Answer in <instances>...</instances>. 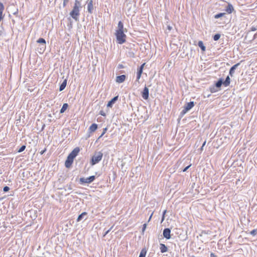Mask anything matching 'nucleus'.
<instances>
[{
  "label": "nucleus",
  "instance_id": "1",
  "mask_svg": "<svg viewBox=\"0 0 257 257\" xmlns=\"http://www.w3.org/2000/svg\"><path fill=\"white\" fill-rule=\"evenodd\" d=\"M81 8L80 2L78 0H75L73 9L70 13V15L76 21H78V17L80 15V9Z\"/></svg>",
  "mask_w": 257,
  "mask_h": 257
},
{
  "label": "nucleus",
  "instance_id": "2",
  "mask_svg": "<svg viewBox=\"0 0 257 257\" xmlns=\"http://www.w3.org/2000/svg\"><path fill=\"white\" fill-rule=\"evenodd\" d=\"M103 157V154L101 152H95L93 156L92 157L90 164L92 166L95 165L100 162Z\"/></svg>",
  "mask_w": 257,
  "mask_h": 257
},
{
  "label": "nucleus",
  "instance_id": "3",
  "mask_svg": "<svg viewBox=\"0 0 257 257\" xmlns=\"http://www.w3.org/2000/svg\"><path fill=\"white\" fill-rule=\"evenodd\" d=\"M115 36L118 43L122 44L125 42L126 35L124 34V31H116Z\"/></svg>",
  "mask_w": 257,
  "mask_h": 257
},
{
  "label": "nucleus",
  "instance_id": "4",
  "mask_svg": "<svg viewBox=\"0 0 257 257\" xmlns=\"http://www.w3.org/2000/svg\"><path fill=\"white\" fill-rule=\"evenodd\" d=\"M95 179V176H91L86 178L82 177V178H80L79 182L81 184H83L85 183L89 184V183H91V182L94 181Z\"/></svg>",
  "mask_w": 257,
  "mask_h": 257
},
{
  "label": "nucleus",
  "instance_id": "5",
  "mask_svg": "<svg viewBox=\"0 0 257 257\" xmlns=\"http://www.w3.org/2000/svg\"><path fill=\"white\" fill-rule=\"evenodd\" d=\"M194 105V103L193 101H190L187 103L184 106V109L181 112V113L184 114L186 113L187 111L190 110Z\"/></svg>",
  "mask_w": 257,
  "mask_h": 257
},
{
  "label": "nucleus",
  "instance_id": "6",
  "mask_svg": "<svg viewBox=\"0 0 257 257\" xmlns=\"http://www.w3.org/2000/svg\"><path fill=\"white\" fill-rule=\"evenodd\" d=\"M74 158L68 155L66 160L65 162V166L67 168H69L73 162Z\"/></svg>",
  "mask_w": 257,
  "mask_h": 257
},
{
  "label": "nucleus",
  "instance_id": "7",
  "mask_svg": "<svg viewBox=\"0 0 257 257\" xmlns=\"http://www.w3.org/2000/svg\"><path fill=\"white\" fill-rule=\"evenodd\" d=\"M135 4H134L133 3L131 2H126V7L128 8L127 12L129 13L130 14H131L132 13L135 12Z\"/></svg>",
  "mask_w": 257,
  "mask_h": 257
},
{
  "label": "nucleus",
  "instance_id": "8",
  "mask_svg": "<svg viewBox=\"0 0 257 257\" xmlns=\"http://www.w3.org/2000/svg\"><path fill=\"white\" fill-rule=\"evenodd\" d=\"M149 88L147 86H145L143 89V91L142 92V96L144 99L147 100L149 98Z\"/></svg>",
  "mask_w": 257,
  "mask_h": 257
},
{
  "label": "nucleus",
  "instance_id": "9",
  "mask_svg": "<svg viewBox=\"0 0 257 257\" xmlns=\"http://www.w3.org/2000/svg\"><path fill=\"white\" fill-rule=\"evenodd\" d=\"M171 229L169 228H166L164 229L163 234L165 238L167 239H170L171 236Z\"/></svg>",
  "mask_w": 257,
  "mask_h": 257
},
{
  "label": "nucleus",
  "instance_id": "10",
  "mask_svg": "<svg viewBox=\"0 0 257 257\" xmlns=\"http://www.w3.org/2000/svg\"><path fill=\"white\" fill-rule=\"evenodd\" d=\"M80 152V148L79 147L75 148L73 151L69 154V155L71 156L72 157L75 158L79 152Z\"/></svg>",
  "mask_w": 257,
  "mask_h": 257
},
{
  "label": "nucleus",
  "instance_id": "11",
  "mask_svg": "<svg viewBox=\"0 0 257 257\" xmlns=\"http://www.w3.org/2000/svg\"><path fill=\"white\" fill-rule=\"evenodd\" d=\"M240 65V63H238L235 65H234L233 66H232L230 70H229V75L231 76V77H232L235 73V69L237 68V67Z\"/></svg>",
  "mask_w": 257,
  "mask_h": 257
},
{
  "label": "nucleus",
  "instance_id": "12",
  "mask_svg": "<svg viewBox=\"0 0 257 257\" xmlns=\"http://www.w3.org/2000/svg\"><path fill=\"white\" fill-rule=\"evenodd\" d=\"M118 95L114 96L107 103V106L108 107H112L113 104L118 100Z\"/></svg>",
  "mask_w": 257,
  "mask_h": 257
},
{
  "label": "nucleus",
  "instance_id": "13",
  "mask_svg": "<svg viewBox=\"0 0 257 257\" xmlns=\"http://www.w3.org/2000/svg\"><path fill=\"white\" fill-rule=\"evenodd\" d=\"M93 10V2L92 0L88 1L87 3V11L90 14H92Z\"/></svg>",
  "mask_w": 257,
  "mask_h": 257
},
{
  "label": "nucleus",
  "instance_id": "14",
  "mask_svg": "<svg viewBox=\"0 0 257 257\" xmlns=\"http://www.w3.org/2000/svg\"><path fill=\"white\" fill-rule=\"evenodd\" d=\"M126 78V76L125 75H121L116 77V82L117 83H122L124 81Z\"/></svg>",
  "mask_w": 257,
  "mask_h": 257
},
{
  "label": "nucleus",
  "instance_id": "15",
  "mask_svg": "<svg viewBox=\"0 0 257 257\" xmlns=\"http://www.w3.org/2000/svg\"><path fill=\"white\" fill-rule=\"evenodd\" d=\"M87 213L86 212H82L81 214H80L77 219V221L79 222L81 221V220L83 219L86 220L87 219L86 216Z\"/></svg>",
  "mask_w": 257,
  "mask_h": 257
},
{
  "label": "nucleus",
  "instance_id": "16",
  "mask_svg": "<svg viewBox=\"0 0 257 257\" xmlns=\"http://www.w3.org/2000/svg\"><path fill=\"white\" fill-rule=\"evenodd\" d=\"M233 11H234V8H233L232 5L231 4H228L225 9V11L228 14H231L233 12Z\"/></svg>",
  "mask_w": 257,
  "mask_h": 257
},
{
  "label": "nucleus",
  "instance_id": "17",
  "mask_svg": "<svg viewBox=\"0 0 257 257\" xmlns=\"http://www.w3.org/2000/svg\"><path fill=\"white\" fill-rule=\"evenodd\" d=\"M97 128V124L96 123L92 124L89 127L88 131L90 133L94 132Z\"/></svg>",
  "mask_w": 257,
  "mask_h": 257
},
{
  "label": "nucleus",
  "instance_id": "18",
  "mask_svg": "<svg viewBox=\"0 0 257 257\" xmlns=\"http://www.w3.org/2000/svg\"><path fill=\"white\" fill-rule=\"evenodd\" d=\"M222 85H224L223 79L222 78H220L215 84V86L217 88H219Z\"/></svg>",
  "mask_w": 257,
  "mask_h": 257
},
{
  "label": "nucleus",
  "instance_id": "19",
  "mask_svg": "<svg viewBox=\"0 0 257 257\" xmlns=\"http://www.w3.org/2000/svg\"><path fill=\"white\" fill-rule=\"evenodd\" d=\"M160 250L162 253L166 252L168 251V248L165 244L160 243Z\"/></svg>",
  "mask_w": 257,
  "mask_h": 257
},
{
  "label": "nucleus",
  "instance_id": "20",
  "mask_svg": "<svg viewBox=\"0 0 257 257\" xmlns=\"http://www.w3.org/2000/svg\"><path fill=\"white\" fill-rule=\"evenodd\" d=\"M5 7L3 3L0 2V22L3 19V13Z\"/></svg>",
  "mask_w": 257,
  "mask_h": 257
},
{
  "label": "nucleus",
  "instance_id": "21",
  "mask_svg": "<svg viewBox=\"0 0 257 257\" xmlns=\"http://www.w3.org/2000/svg\"><path fill=\"white\" fill-rule=\"evenodd\" d=\"M67 85V79H65L63 82L61 84L59 87V91H61L63 90L66 87Z\"/></svg>",
  "mask_w": 257,
  "mask_h": 257
},
{
  "label": "nucleus",
  "instance_id": "22",
  "mask_svg": "<svg viewBox=\"0 0 257 257\" xmlns=\"http://www.w3.org/2000/svg\"><path fill=\"white\" fill-rule=\"evenodd\" d=\"M224 83V86L225 87H227L229 85L230 83V78L229 77V76H227L226 77V79L224 81H223Z\"/></svg>",
  "mask_w": 257,
  "mask_h": 257
},
{
  "label": "nucleus",
  "instance_id": "23",
  "mask_svg": "<svg viewBox=\"0 0 257 257\" xmlns=\"http://www.w3.org/2000/svg\"><path fill=\"white\" fill-rule=\"evenodd\" d=\"M124 31L123 24L121 21H119L118 22V25H117V29L116 30V31Z\"/></svg>",
  "mask_w": 257,
  "mask_h": 257
},
{
  "label": "nucleus",
  "instance_id": "24",
  "mask_svg": "<svg viewBox=\"0 0 257 257\" xmlns=\"http://www.w3.org/2000/svg\"><path fill=\"white\" fill-rule=\"evenodd\" d=\"M46 46L45 44L41 45L40 46V47L38 48V51L40 53H43L45 49H46Z\"/></svg>",
  "mask_w": 257,
  "mask_h": 257
},
{
  "label": "nucleus",
  "instance_id": "25",
  "mask_svg": "<svg viewBox=\"0 0 257 257\" xmlns=\"http://www.w3.org/2000/svg\"><path fill=\"white\" fill-rule=\"evenodd\" d=\"M198 46L200 48L202 51H205L206 50V47L204 45L202 41H199L198 42Z\"/></svg>",
  "mask_w": 257,
  "mask_h": 257
},
{
  "label": "nucleus",
  "instance_id": "26",
  "mask_svg": "<svg viewBox=\"0 0 257 257\" xmlns=\"http://www.w3.org/2000/svg\"><path fill=\"white\" fill-rule=\"evenodd\" d=\"M68 107V104L67 103H64L63 104L62 108L60 109V113H64L65 111V110L67 109Z\"/></svg>",
  "mask_w": 257,
  "mask_h": 257
},
{
  "label": "nucleus",
  "instance_id": "27",
  "mask_svg": "<svg viewBox=\"0 0 257 257\" xmlns=\"http://www.w3.org/2000/svg\"><path fill=\"white\" fill-rule=\"evenodd\" d=\"M146 249L145 248H143L141 251L139 257H146Z\"/></svg>",
  "mask_w": 257,
  "mask_h": 257
},
{
  "label": "nucleus",
  "instance_id": "28",
  "mask_svg": "<svg viewBox=\"0 0 257 257\" xmlns=\"http://www.w3.org/2000/svg\"><path fill=\"white\" fill-rule=\"evenodd\" d=\"M210 91L211 93H214L218 91V88L215 85L212 86L210 87Z\"/></svg>",
  "mask_w": 257,
  "mask_h": 257
},
{
  "label": "nucleus",
  "instance_id": "29",
  "mask_svg": "<svg viewBox=\"0 0 257 257\" xmlns=\"http://www.w3.org/2000/svg\"><path fill=\"white\" fill-rule=\"evenodd\" d=\"M37 42L38 43L41 44V45L45 44L46 45V41L43 38H39L37 41Z\"/></svg>",
  "mask_w": 257,
  "mask_h": 257
},
{
  "label": "nucleus",
  "instance_id": "30",
  "mask_svg": "<svg viewBox=\"0 0 257 257\" xmlns=\"http://www.w3.org/2000/svg\"><path fill=\"white\" fill-rule=\"evenodd\" d=\"M225 15V13H219L214 16V18L215 19H219V18L223 17V16H224Z\"/></svg>",
  "mask_w": 257,
  "mask_h": 257
},
{
  "label": "nucleus",
  "instance_id": "31",
  "mask_svg": "<svg viewBox=\"0 0 257 257\" xmlns=\"http://www.w3.org/2000/svg\"><path fill=\"white\" fill-rule=\"evenodd\" d=\"M72 189H73V188H72V186L71 184H67L65 187V190L66 191H70V190H72Z\"/></svg>",
  "mask_w": 257,
  "mask_h": 257
},
{
  "label": "nucleus",
  "instance_id": "32",
  "mask_svg": "<svg viewBox=\"0 0 257 257\" xmlns=\"http://www.w3.org/2000/svg\"><path fill=\"white\" fill-rule=\"evenodd\" d=\"M140 85V79H136V81L134 82L133 84V86L136 88L139 87Z\"/></svg>",
  "mask_w": 257,
  "mask_h": 257
},
{
  "label": "nucleus",
  "instance_id": "33",
  "mask_svg": "<svg viewBox=\"0 0 257 257\" xmlns=\"http://www.w3.org/2000/svg\"><path fill=\"white\" fill-rule=\"evenodd\" d=\"M220 38V35L219 34H216L213 36V40L214 41L218 40Z\"/></svg>",
  "mask_w": 257,
  "mask_h": 257
},
{
  "label": "nucleus",
  "instance_id": "34",
  "mask_svg": "<svg viewBox=\"0 0 257 257\" xmlns=\"http://www.w3.org/2000/svg\"><path fill=\"white\" fill-rule=\"evenodd\" d=\"M142 72L141 71H137V79H140L141 77V75L142 74Z\"/></svg>",
  "mask_w": 257,
  "mask_h": 257
},
{
  "label": "nucleus",
  "instance_id": "35",
  "mask_svg": "<svg viewBox=\"0 0 257 257\" xmlns=\"http://www.w3.org/2000/svg\"><path fill=\"white\" fill-rule=\"evenodd\" d=\"M107 130V127L104 128L103 130V132H102V134L99 136V137L98 138V139H99L100 138H101L106 133Z\"/></svg>",
  "mask_w": 257,
  "mask_h": 257
},
{
  "label": "nucleus",
  "instance_id": "36",
  "mask_svg": "<svg viewBox=\"0 0 257 257\" xmlns=\"http://www.w3.org/2000/svg\"><path fill=\"white\" fill-rule=\"evenodd\" d=\"M26 149V146L25 145H23L21 147V148L18 150V152L19 153H21V152H22L23 151H24Z\"/></svg>",
  "mask_w": 257,
  "mask_h": 257
},
{
  "label": "nucleus",
  "instance_id": "37",
  "mask_svg": "<svg viewBox=\"0 0 257 257\" xmlns=\"http://www.w3.org/2000/svg\"><path fill=\"white\" fill-rule=\"evenodd\" d=\"M250 234L252 236H255L257 234V229H253L250 232Z\"/></svg>",
  "mask_w": 257,
  "mask_h": 257
},
{
  "label": "nucleus",
  "instance_id": "38",
  "mask_svg": "<svg viewBox=\"0 0 257 257\" xmlns=\"http://www.w3.org/2000/svg\"><path fill=\"white\" fill-rule=\"evenodd\" d=\"M145 65V63H143L142 65H141L140 66V67L138 69V70L143 72V70L144 67Z\"/></svg>",
  "mask_w": 257,
  "mask_h": 257
},
{
  "label": "nucleus",
  "instance_id": "39",
  "mask_svg": "<svg viewBox=\"0 0 257 257\" xmlns=\"http://www.w3.org/2000/svg\"><path fill=\"white\" fill-rule=\"evenodd\" d=\"M114 225H112L108 230H106L103 236H105L107 234H108L113 228Z\"/></svg>",
  "mask_w": 257,
  "mask_h": 257
},
{
  "label": "nucleus",
  "instance_id": "40",
  "mask_svg": "<svg viewBox=\"0 0 257 257\" xmlns=\"http://www.w3.org/2000/svg\"><path fill=\"white\" fill-rule=\"evenodd\" d=\"M10 190V188L8 186H5L3 188V191L5 192H8Z\"/></svg>",
  "mask_w": 257,
  "mask_h": 257
},
{
  "label": "nucleus",
  "instance_id": "41",
  "mask_svg": "<svg viewBox=\"0 0 257 257\" xmlns=\"http://www.w3.org/2000/svg\"><path fill=\"white\" fill-rule=\"evenodd\" d=\"M68 2H69V0H63V7H66V6L68 4Z\"/></svg>",
  "mask_w": 257,
  "mask_h": 257
},
{
  "label": "nucleus",
  "instance_id": "42",
  "mask_svg": "<svg viewBox=\"0 0 257 257\" xmlns=\"http://www.w3.org/2000/svg\"><path fill=\"white\" fill-rule=\"evenodd\" d=\"M128 56L131 57H135V54L133 52H129L128 53Z\"/></svg>",
  "mask_w": 257,
  "mask_h": 257
},
{
  "label": "nucleus",
  "instance_id": "43",
  "mask_svg": "<svg viewBox=\"0 0 257 257\" xmlns=\"http://www.w3.org/2000/svg\"><path fill=\"white\" fill-rule=\"evenodd\" d=\"M191 166V164L188 165V166H187L186 167H185L183 170V172H186Z\"/></svg>",
  "mask_w": 257,
  "mask_h": 257
},
{
  "label": "nucleus",
  "instance_id": "44",
  "mask_svg": "<svg viewBox=\"0 0 257 257\" xmlns=\"http://www.w3.org/2000/svg\"><path fill=\"white\" fill-rule=\"evenodd\" d=\"M146 227H147V224L146 223H145L143 224V228H142V232H144L146 228Z\"/></svg>",
  "mask_w": 257,
  "mask_h": 257
},
{
  "label": "nucleus",
  "instance_id": "45",
  "mask_svg": "<svg viewBox=\"0 0 257 257\" xmlns=\"http://www.w3.org/2000/svg\"><path fill=\"white\" fill-rule=\"evenodd\" d=\"M210 257H217V256L213 252L210 254Z\"/></svg>",
  "mask_w": 257,
  "mask_h": 257
},
{
  "label": "nucleus",
  "instance_id": "46",
  "mask_svg": "<svg viewBox=\"0 0 257 257\" xmlns=\"http://www.w3.org/2000/svg\"><path fill=\"white\" fill-rule=\"evenodd\" d=\"M256 30V28L255 27H252L251 28V31H255Z\"/></svg>",
  "mask_w": 257,
  "mask_h": 257
},
{
  "label": "nucleus",
  "instance_id": "47",
  "mask_svg": "<svg viewBox=\"0 0 257 257\" xmlns=\"http://www.w3.org/2000/svg\"><path fill=\"white\" fill-rule=\"evenodd\" d=\"M167 28H168V29L169 30H170H170H172V27L171 26H167Z\"/></svg>",
  "mask_w": 257,
  "mask_h": 257
},
{
  "label": "nucleus",
  "instance_id": "48",
  "mask_svg": "<svg viewBox=\"0 0 257 257\" xmlns=\"http://www.w3.org/2000/svg\"><path fill=\"white\" fill-rule=\"evenodd\" d=\"M100 114H101V115H102V116H105V113H104V112H103L102 111H101L100 112Z\"/></svg>",
  "mask_w": 257,
  "mask_h": 257
},
{
  "label": "nucleus",
  "instance_id": "49",
  "mask_svg": "<svg viewBox=\"0 0 257 257\" xmlns=\"http://www.w3.org/2000/svg\"><path fill=\"white\" fill-rule=\"evenodd\" d=\"M118 67H119V68H123V66L122 64H119V65H118Z\"/></svg>",
  "mask_w": 257,
  "mask_h": 257
},
{
  "label": "nucleus",
  "instance_id": "50",
  "mask_svg": "<svg viewBox=\"0 0 257 257\" xmlns=\"http://www.w3.org/2000/svg\"><path fill=\"white\" fill-rule=\"evenodd\" d=\"M45 151H46V149H45V150H43V151H42L40 152V154H41V155H42V154H44V153Z\"/></svg>",
  "mask_w": 257,
  "mask_h": 257
},
{
  "label": "nucleus",
  "instance_id": "51",
  "mask_svg": "<svg viewBox=\"0 0 257 257\" xmlns=\"http://www.w3.org/2000/svg\"><path fill=\"white\" fill-rule=\"evenodd\" d=\"M166 210H165L164 212H163V216H164L165 214L166 213ZM164 216H163V218H162V220L164 219Z\"/></svg>",
  "mask_w": 257,
  "mask_h": 257
},
{
  "label": "nucleus",
  "instance_id": "52",
  "mask_svg": "<svg viewBox=\"0 0 257 257\" xmlns=\"http://www.w3.org/2000/svg\"><path fill=\"white\" fill-rule=\"evenodd\" d=\"M152 215H153V213H152V214L151 215V216H150V217L149 218V221L150 220V219H151V217L152 216Z\"/></svg>",
  "mask_w": 257,
  "mask_h": 257
},
{
  "label": "nucleus",
  "instance_id": "53",
  "mask_svg": "<svg viewBox=\"0 0 257 257\" xmlns=\"http://www.w3.org/2000/svg\"><path fill=\"white\" fill-rule=\"evenodd\" d=\"M206 142H205L202 145V148L204 147V146L205 145Z\"/></svg>",
  "mask_w": 257,
  "mask_h": 257
},
{
  "label": "nucleus",
  "instance_id": "54",
  "mask_svg": "<svg viewBox=\"0 0 257 257\" xmlns=\"http://www.w3.org/2000/svg\"><path fill=\"white\" fill-rule=\"evenodd\" d=\"M44 126H45V124L43 125V126L42 127V130L44 128Z\"/></svg>",
  "mask_w": 257,
  "mask_h": 257
}]
</instances>
